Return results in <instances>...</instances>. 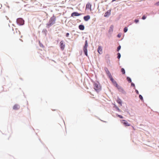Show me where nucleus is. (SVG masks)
I'll list each match as a JSON object with an SVG mask.
<instances>
[{"mask_svg": "<svg viewBox=\"0 0 159 159\" xmlns=\"http://www.w3.org/2000/svg\"><path fill=\"white\" fill-rule=\"evenodd\" d=\"M94 87L95 90L97 92L101 90V87L99 83L98 82L95 83L94 84Z\"/></svg>", "mask_w": 159, "mask_h": 159, "instance_id": "f257e3e1", "label": "nucleus"}, {"mask_svg": "<svg viewBox=\"0 0 159 159\" xmlns=\"http://www.w3.org/2000/svg\"><path fill=\"white\" fill-rule=\"evenodd\" d=\"M55 20L53 18H51L49 21L48 23L47 24L48 27L49 28L51 26L55 24Z\"/></svg>", "mask_w": 159, "mask_h": 159, "instance_id": "f03ea898", "label": "nucleus"}, {"mask_svg": "<svg viewBox=\"0 0 159 159\" xmlns=\"http://www.w3.org/2000/svg\"><path fill=\"white\" fill-rule=\"evenodd\" d=\"M88 42L86 40L85 42V45L84 47V52L85 54V55L87 56L88 54H87V47H88Z\"/></svg>", "mask_w": 159, "mask_h": 159, "instance_id": "7ed1b4c3", "label": "nucleus"}, {"mask_svg": "<svg viewBox=\"0 0 159 159\" xmlns=\"http://www.w3.org/2000/svg\"><path fill=\"white\" fill-rule=\"evenodd\" d=\"M16 21L17 23L20 25H23L24 23V20L21 18L17 19Z\"/></svg>", "mask_w": 159, "mask_h": 159, "instance_id": "20e7f679", "label": "nucleus"}, {"mask_svg": "<svg viewBox=\"0 0 159 159\" xmlns=\"http://www.w3.org/2000/svg\"><path fill=\"white\" fill-rule=\"evenodd\" d=\"M121 123L123 124L124 125H125V126H130V125L128 123L126 120H122L121 121Z\"/></svg>", "mask_w": 159, "mask_h": 159, "instance_id": "39448f33", "label": "nucleus"}, {"mask_svg": "<svg viewBox=\"0 0 159 159\" xmlns=\"http://www.w3.org/2000/svg\"><path fill=\"white\" fill-rule=\"evenodd\" d=\"M60 48L62 50H64L65 47V45L64 43L63 42V41H61L60 42Z\"/></svg>", "mask_w": 159, "mask_h": 159, "instance_id": "423d86ee", "label": "nucleus"}, {"mask_svg": "<svg viewBox=\"0 0 159 159\" xmlns=\"http://www.w3.org/2000/svg\"><path fill=\"white\" fill-rule=\"evenodd\" d=\"M109 78H110V80L111 81L114 85H117L116 82L114 80V79L112 78V75L109 77Z\"/></svg>", "mask_w": 159, "mask_h": 159, "instance_id": "0eeeda50", "label": "nucleus"}, {"mask_svg": "<svg viewBox=\"0 0 159 159\" xmlns=\"http://www.w3.org/2000/svg\"><path fill=\"white\" fill-rule=\"evenodd\" d=\"M81 15L79 13L77 12H74L71 14V16L74 17V16H79Z\"/></svg>", "mask_w": 159, "mask_h": 159, "instance_id": "6e6552de", "label": "nucleus"}, {"mask_svg": "<svg viewBox=\"0 0 159 159\" xmlns=\"http://www.w3.org/2000/svg\"><path fill=\"white\" fill-rule=\"evenodd\" d=\"M105 70L106 72V74H107V76H108V77H110V76H111V74L110 73V72L108 70V69L107 68H105Z\"/></svg>", "mask_w": 159, "mask_h": 159, "instance_id": "1a4fd4ad", "label": "nucleus"}, {"mask_svg": "<svg viewBox=\"0 0 159 159\" xmlns=\"http://www.w3.org/2000/svg\"><path fill=\"white\" fill-rule=\"evenodd\" d=\"M98 52L100 54L102 53V47L100 46H99L98 49Z\"/></svg>", "mask_w": 159, "mask_h": 159, "instance_id": "9d476101", "label": "nucleus"}, {"mask_svg": "<svg viewBox=\"0 0 159 159\" xmlns=\"http://www.w3.org/2000/svg\"><path fill=\"white\" fill-rule=\"evenodd\" d=\"M20 108V106L17 104L15 105L13 107V109L14 110H17Z\"/></svg>", "mask_w": 159, "mask_h": 159, "instance_id": "9b49d317", "label": "nucleus"}, {"mask_svg": "<svg viewBox=\"0 0 159 159\" xmlns=\"http://www.w3.org/2000/svg\"><path fill=\"white\" fill-rule=\"evenodd\" d=\"M116 101H117V102L118 103H119L120 105L121 106H122V102L120 99L119 98H118L116 100Z\"/></svg>", "mask_w": 159, "mask_h": 159, "instance_id": "f8f14e48", "label": "nucleus"}, {"mask_svg": "<svg viewBox=\"0 0 159 159\" xmlns=\"http://www.w3.org/2000/svg\"><path fill=\"white\" fill-rule=\"evenodd\" d=\"M79 29L81 30H83L84 29V26L82 25H79Z\"/></svg>", "mask_w": 159, "mask_h": 159, "instance_id": "ddd939ff", "label": "nucleus"}, {"mask_svg": "<svg viewBox=\"0 0 159 159\" xmlns=\"http://www.w3.org/2000/svg\"><path fill=\"white\" fill-rule=\"evenodd\" d=\"M110 14V11H108L105 13L104 16L105 17H107L108 16H109Z\"/></svg>", "mask_w": 159, "mask_h": 159, "instance_id": "4468645a", "label": "nucleus"}, {"mask_svg": "<svg viewBox=\"0 0 159 159\" xmlns=\"http://www.w3.org/2000/svg\"><path fill=\"white\" fill-rule=\"evenodd\" d=\"M84 19L85 21H87L89 19V16H85L84 17Z\"/></svg>", "mask_w": 159, "mask_h": 159, "instance_id": "2eb2a0df", "label": "nucleus"}, {"mask_svg": "<svg viewBox=\"0 0 159 159\" xmlns=\"http://www.w3.org/2000/svg\"><path fill=\"white\" fill-rule=\"evenodd\" d=\"M121 71L123 74H124L125 73V70L124 68H122L121 70Z\"/></svg>", "mask_w": 159, "mask_h": 159, "instance_id": "dca6fc26", "label": "nucleus"}, {"mask_svg": "<svg viewBox=\"0 0 159 159\" xmlns=\"http://www.w3.org/2000/svg\"><path fill=\"white\" fill-rule=\"evenodd\" d=\"M127 79L129 82L131 83V79L129 77H127Z\"/></svg>", "mask_w": 159, "mask_h": 159, "instance_id": "f3484780", "label": "nucleus"}, {"mask_svg": "<svg viewBox=\"0 0 159 159\" xmlns=\"http://www.w3.org/2000/svg\"><path fill=\"white\" fill-rule=\"evenodd\" d=\"M113 25H111L110 26V29L109 30L110 31H113Z\"/></svg>", "mask_w": 159, "mask_h": 159, "instance_id": "a211bd4d", "label": "nucleus"}, {"mask_svg": "<svg viewBox=\"0 0 159 159\" xmlns=\"http://www.w3.org/2000/svg\"><path fill=\"white\" fill-rule=\"evenodd\" d=\"M139 98L141 100H143V97L142 96V95H140L139 96Z\"/></svg>", "mask_w": 159, "mask_h": 159, "instance_id": "6ab92c4d", "label": "nucleus"}, {"mask_svg": "<svg viewBox=\"0 0 159 159\" xmlns=\"http://www.w3.org/2000/svg\"><path fill=\"white\" fill-rule=\"evenodd\" d=\"M117 55H118L117 58H118V59H119L120 57V56H121L120 54L119 53H117Z\"/></svg>", "mask_w": 159, "mask_h": 159, "instance_id": "aec40b11", "label": "nucleus"}, {"mask_svg": "<svg viewBox=\"0 0 159 159\" xmlns=\"http://www.w3.org/2000/svg\"><path fill=\"white\" fill-rule=\"evenodd\" d=\"M127 28L126 27H125L124 29V31L125 32H126L127 31Z\"/></svg>", "mask_w": 159, "mask_h": 159, "instance_id": "412c9836", "label": "nucleus"}, {"mask_svg": "<svg viewBox=\"0 0 159 159\" xmlns=\"http://www.w3.org/2000/svg\"><path fill=\"white\" fill-rule=\"evenodd\" d=\"M121 48V46H119L117 48V50L118 51H119L120 49Z\"/></svg>", "mask_w": 159, "mask_h": 159, "instance_id": "4be33fe9", "label": "nucleus"}, {"mask_svg": "<svg viewBox=\"0 0 159 159\" xmlns=\"http://www.w3.org/2000/svg\"><path fill=\"white\" fill-rule=\"evenodd\" d=\"M139 21V20H137V19H135V20H134V22L136 23H138Z\"/></svg>", "mask_w": 159, "mask_h": 159, "instance_id": "5701e85b", "label": "nucleus"}, {"mask_svg": "<svg viewBox=\"0 0 159 159\" xmlns=\"http://www.w3.org/2000/svg\"><path fill=\"white\" fill-rule=\"evenodd\" d=\"M117 116H118L120 118H123V117L121 115H118Z\"/></svg>", "mask_w": 159, "mask_h": 159, "instance_id": "b1692460", "label": "nucleus"}, {"mask_svg": "<svg viewBox=\"0 0 159 159\" xmlns=\"http://www.w3.org/2000/svg\"><path fill=\"white\" fill-rule=\"evenodd\" d=\"M115 86H116L117 88L119 89V88L120 87L117 84V85H114Z\"/></svg>", "mask_w": 159, "mask_h": 159, "instance_id": "393cba45", "label": "nucleus"}, {"mask_svg": "<svg viewBox=\"0 0 159 159\" xmlns=\"http://www.w3.org/2000/svg\"><path fill=\"white\" fill-rule=\"evenodd\" d=\"M146 18V17L145 16H143L142 18V19L143 20H145Z\"/></svg>", "mask_w": 159, "mask_h": 159, "instance_id": "a878e982", "label": "nucleus"}, {"mask_svg": "<svg viewBox=\"0 0 159 159\" xmlns=\"http://www.w3.org/2000/svg\"><path fill=\"white\" fill-rule=\"evenodd\" d=\"M155 5L157 6H159V1L156 3Z\"/></svg>", "mask_w": 159, "mask_h": 159, "instance_id": "bb28decb", "label": "nucleus"}, {"mask_svg": "<svg viewBox=\"0 0 159 159\" xmlns=\"http://www.w3.org/2000/svg\"><path fill=\"white\" fill-rule=\"evenodd\" d=\"M69 35V33H67L66 34V36L67 37H68Z\"/></svg>", "mask_w": 159, "mask_h": 159, "instance_id": "cd10ccee", "label": "nucleus"}, {"mask_svg": "<svg viewBox=\"0 0 159 159\" xmlns=\"http://www.w3.org/2000/svg\"><path fill=\"white\" fill-rule=\"evenodd\" d=\"M89 5L88 4H87L86 6V8H89Z\"/></svg>", "mask_w": 159, "mask_h": 159, "instance_id": "c85d7f7f", "label": "nucleus"}, {"mask_svg": "<svg viewBox=\"0 0 159 159\" xmlns=\"http://www.w3.org/2000/svg\"><path fill=\"white\" fill-rule=\"evenodd\" d=\"M115 106H116L115 105ZM115 107H116V108L119 111H120V109H119V108H118V107L117 106H115Z\"/></svg>", "mask_w": 159, "mask_h": 159, "instance_id": "c756f323", "label": "nucleus"}, {"mask_svg": "<svg viewBox=\"0 0 159 159\" xmlns=\"http://www.w3.org/2000/svg\"><path fill=\"white\" fill-rule=\"evenodd\" d=\"M135 91H136V93L137 94H139V91H138L137 90H135Z\"/></svg>", "mask_w": 159, "mask_h": 159, "instance_id": "7c9ffc66", "label": "nucleus"}, {"mask_svg": "<svg viewBox=\"0 0 159 159\" xmlns=\"http://www.w3.org/2000/svg\"><path fill=\"white\" fill-rule=\"evenodd\" d=\"M131 85L134 87L135 86L134 84H133V83H131Z\"/></svg>", "mask_w": 159, "mask_h": 159, "instance_id": "2f4dec72", "label": "nucleus"}, {"mask_svg": "<svg viewBox=\"0 0 159 159\" xmlns=\"http://www.w3.org/2000/svg\"><path fill=\"white\" fill-rule=\"evenodd\" d=\"M118 36L119 37H120V35H118Z\"/></svg>", "mask_w": 159, "mask_h": 159, "instance_id": "473e14b6", "label": "nucleus"}, {"mask_svg": "<svg viewBox=\"0 0 159 159\" xmlns=\"http://www.w3.org/2000/svg\"><path fill=\"white\" fill-rule=\"evenodd\" d=\"M20 40L22 41V40L21 39H20Z\"/></svg>", "mask_w": 159, "mask_h": 159, "instance_id": "72a5a7b5", "label": "nucleus"}]
</instances>
